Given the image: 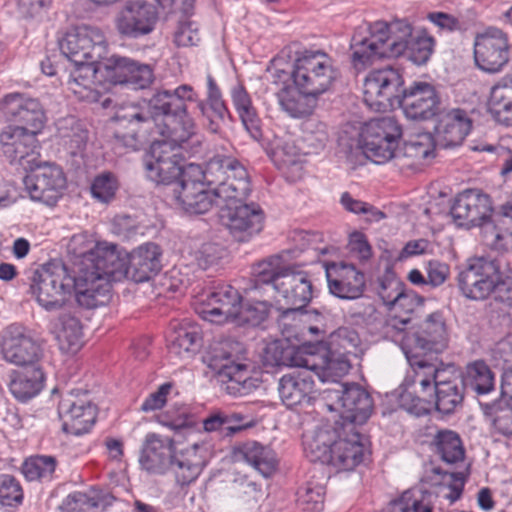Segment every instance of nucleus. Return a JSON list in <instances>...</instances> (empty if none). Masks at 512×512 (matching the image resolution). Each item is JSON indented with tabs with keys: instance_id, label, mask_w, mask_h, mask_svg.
Masks as SVG:
<instances>
[{
	"instance_id": "1",
	"label": "nucleus",
	"mask_w": 512,
	"mask_h": 512,
	"mask_svg": "<svg viewBox=\"0 0 512 512\" xmlns=\"http://www.w3.org/2000/svg\"><path fill=\"white\" fill-rule=\"evenodd\" d=\"M81 257L78 275L75 277V293L79 304L96 307L110 293V283L121 281L129 273L128 255L113 243L97 242Z\"/></svg>"
},
{
	"instance_id": "2",
	"label": "nucleus",
	"mask_w": 512,
	"mask_h": 512,
	"mask_svg": "<svg viewBox=\"0 0 512 512\" xmlns=\"http://www.w3.org/2000/svg\"><path fill=\"white\" fill-rule=\"evenodd\" d=\"M197 95L190 85H180L174 90L158 91L150 100L154 111L153 121L162 141L171 142L179 151L195 154L203 142L194 119L187 112L186 102L196 101Z\"/></svg>"
},
{
	"instance_id": "3",
	"label": "nucleus",
	"mask_w": 512,
	"mask_h": 512,
	"mask_svg": "<svg viewBox=\"0 0 512 512\" xmlns=\"http://www.w3.org/2000/svg\"><path fill=\"white\" fill-rule=\"evenodd\" d=\"M511 273L502 259L474 257L459 272L458 287L471 300H484L494 294L500 301H512Z\"/></svg>"
},
{
	"instance_id": "4",
	"label": "nucleus",
	"mask_w": 512,
	"mask_h": 512,
	"mask_svg": "<svg viewBox=\"0 0 512 512\" xmlns=\"http://www.w3.org/2000/svg\"><path fill=\"white\" fill-rule=\"evenodd\" d=\"M291 77L300 91L319 97L332 87L338 70L327 53L306 50L295 59Z\"/></svg>"
},
{
	"instance_id": "5",
	"label": "nucleus",
	"mask_w": 512,
	"mask_h": 512,
	"mask_svg": "<svg viewBox=\"0 0 512 512\" xmlns=\"http://www.w3.org/2000/svg\"><path fill=\"white\" fill-rule=\"evenodd\" d=\"M208 180L223 202L243 201L251 191L245 167L229 155L217 154L208 161Z\"/></svg>"
},
{
	"instance_id": "6",
	"label": "nucleus",
	"mask_w": 512,
	"mask_h": 512,
	"mask_svg": "<svg viewBox=\"0 0 512 512\" xmlns=\"http://www.w3.org/2000/svg\"><path fill=\"white\" fill-rule=\"evenodd\" d=\"M401 135V126L394 117L375 118L361 130V148L372 162L384 164L395 157Z\"/></svg>"
},
{
	"instance_id": "7",
	"label": "nucleus",
	"mask_w": 512,
	"mask_h": 512,
	"mask_svg": "<svg viewBox=\"0 0 512 512\" xmlns=\"http://www.w3.org/2000/svg\"><path fill=\"white\" fill-rule=\"evenodd\" d=\"M60 50L74 65H99L107 53V41L100 28L83 24L65 34L60 41Z\"/></svg>"
},
{
	"instance_id": "8",
	"label": "nucleus",
	"mask_w": 512,
	"mask_h": 512,
	"mask_svg": "<svg viewBox=\"0 0 512 512\" xmlns=\"http://www.w3.org/2000/svg\"><path fill=\"white\" fill-rule=\"evenodd\" d=\"M72 287L75 289V278L69 275L66 266L51 262L35 274L30 289L39 305L51 311L64 305Z\"/></svg>"
},
{
	"instance_id": "9",
	"label": "nucleus",
	"mask_w": 512,
	"mask_h": 512,
	"mask_svg": "<svg viewBox=\"0 0 512 512\" xmlns=\"http://www.w3.org/2000/svg\"><path fill=\"white\" fill-rule=\"evenodd\" d=\"M403 86L404 78L398 69L385 67L373 70L364 81V101L373 110H387L399 103L405 89Z\"/></svg>"
},
{
	"instance_id": "10",
	"label": "nucleus",
	"mask_w": 512,
	"mask_h": 512,
	"mask_svg": "<svg viewBox=\"0 0 512 512\" xmlns=\"http://www.w3.org/2000/svg\"><path fill=\"white\" fill-rule=\"evenodd\" d=\"M230 343L221 342L214 347L209 365L214 369L222 382H226V391L234 396H243L258 387V381L252 378L246 365L235 363L232 354L227 350Z\"/></svg>"
},
{
	"instance_id": "11",
	"label": "nucleus",
	"mask_w": 512,
	"mask_h": 512,
	"mask_svg": "<svg viewBox=\"0 0 512 512\" xmlns=\"http://www.w3.org/2000/svg\"><path fill=\"white\" fill-rule=\"evenodd\" d=\"M511 44L507 33L490 27L476 35L474 60L479 69L487 73L500 72L509 62Z\"/></svg>"
},
{
	"instance_id": "12",
	"label": "nucleus",
	"mask_w": 512,
	"mask_h": 512,
	"mask_svg": "<svg viewBox=\"0 0 512 512\" xmlns=\"http://www.w3.org/2000/svg\"><path fill=\"white\" fill-rule=\"evenodd\" d=\"M240 303L238 290L223 284L199 295L195 309L202 319L211 323H234Z\"/></svg>"
},
{
	"instance_id": "13",
	"label": "nucleus",
	"mask_w": 512,
	"mask_h": 512,
	"mask_svg": "<svg viewBox=\"0 0 512 512\" xmlns=\"http://www.w3.org/2000/svg\"><path fill=\"white\" fill-rule=\"evenodd\" d=\"M181 151L168 141H154L144 158L147 177L156 184L174 185L178 183L182 165Z\"/></svg>"
},
{
	"instance_id": "14",
	"label": "nucleus",
	"mask_w": 512,
	"mask_h": 512,
	"mask_svg": "<svg viewBox=\"0 0 512 512\" xmlns=\"http://www.w3.org/2000/svg\"><path fill=\"white\" fill-rule=\"evenodd\" d=\"M221 218L233 238L247 242L264 227V212L258 204L242 201L223 202Z\"/></svg>"
},
{
	"instance_id": "15",
	"label": "nucleus",
	"mask_w": 512,
	"mask_h": 512,
	"mask_svg": "<svg viewBox=\"0 0 512 512\" xmlns=\"http://www.w3.org/2000/svg\"><path fill=\"white\" fill-rule=\"evenodd\" d=\"M1 351L7 362L24 367L39 366L43 356L41 345L27 328L19 324H11L4 329Z\"/></svg>"
},
{
	"instance_id": "16",
	"label": "nucleus",
	"mask_w": 512,
	"mask_h": 512,
	"mask_svg": "<svg viewBox=\"0 0 512 512\" xmlns=\"http://www.w3.org/2000/svg\"><path fill=\"white\" fill-rule=\"evenodd\" d=\"M23 182L32 200L53 206L61 197L66 179L59 166L43 163L32 169Z\"/></svg>"
},
{
	"instance_id": "17",
	"label": "nucleus",
	"mask_w": 512,
	"mask_h": 512,
	"mask_svg": "<svg viewBox=\"0 0 512 512\" xmlns=\"http://www.w3.org/2000/svg\"><path fill=\"white\" fill-rule=\"evenodd\" d=\"M157 22L156 7L145 0L127 1L115 18V26L119 34L132 39L152 33Z\"/></svg>"
},
{
	"instance_id": "18",
	"label": "nucleus",
	"mask_w": 512,
	"mask_h": 512,
	"mask_svg": "<svg viewBox=\"0 0 512 512\" xmlns=\"http://www.w3.org/2000/svg\"><path fill=\"white\" fill-rule=\"evenodd\" d=\"M58 413L63 430L73 435L90 431L96 421L97 411L86 392L72 390L62 397Z\"/></svg>"
},
{
	"instance_id": "19",
	"label": "nucleus",
	"mask_w": 512,
	"mask_h": 512,
	"mask_svg": "<svg viewBox=\"0 0 512 512\" xmlns=\"http://www.w3.org/2000/svg\"><path fill=\"white\" fill-rule=\"evenodd\" d=\"M335 404H327L330 411L340 413L341 423H351L355 427L364 424L371 416L373 402L370 395L357 384L341 385L340 390L329 392Z\"/></svg>"
},
{
	"instance_id": "20",
	"label": "nucleus",
	"mask_w": 512,
	"mask_h": 512,
	"mask_svg": "<svg viewBox=\"0 0 512 512\" xmlns=\"http://www.w3.org/2000/svg\"><path fill=\"white\" fill-rule=\"evenodd\" d=\"M492 211V201L487 194L477 189H467L457 195L450 213L459 226H479L483 236L484 224L494 222Z\"/></svg>"
},
{
	"instance_id": "21",
	"label": "nucleus",
	"mask_w": 512,
	"mask_h": 512,
	"mask_svg": "<svg viewBox=\"0 0 512 512\" xmlns=\"http://www.w3.org/2000/svg\"><path fill=\"white\" fill-rule=\"evenodd\" d=\"M287 305L291 307L282 311L280 321L284 322L291 316L299 314L312 299L313 286L305 271H295L288 268L284 275L276 279L275 291Z\"/></svg>"
},
{
	"instance_id": "22",
	"label": "nucleus",
	"mask_w": 512,
	"mask_h": 512,
	"mask_svg": "<svg viewBox=\"0 0 512 512\" xmlns=\"http://www.w3.org/2000/svg\"><path fill=\"white\" fill-rule=\"evenodd\" d=\"M398 104L406 118L411 120H428L441 110L436 88L424 81H415L405 88Z\"/></svg>"
},
{
	"instance_id": "23",
	"label": "nucleus",
	"mask_w": 512,
	"mask_h": 512,
	"mask_svg": "<svg viewBox=\"0 0 512 512\" xmlns=\"http://www.w3.org/2000/svg\"><path fill=\"white\" fill-rule=\"evenodd\" d=\"M333 451L331 466L338 471H352L364 459L365 438L353 424L341 423L339 437Z\"/></svg>"
},
{
	"instance_id": "24",
	"label": "nucleus",
	"mask_w": 512,
	"mask_h": 512,
	"mask_svg": "<svg viewBox=\"0 0 512 512\" xmlns=\"http://www.w3.org/2000/svg\"><path fill=\"white\" fill-rule=\"evenodd\" d=\"M0 113L7 120L34 130L41 129L45 122V113L40 102L23 93H10L1 98Z\"/></svg>"
},
{
	"instance_id": "25",
	"label": "nucleus",
	"mask_w": 512,
	"mask_h": 512,
	"mask_svg": "<svg viewBox=\"0 0 512 512\" xmlns=\"http://www.w3.org/2000/svg\"><path fill=\"white\" fill-rule=\"evenodd\" d=\"M329 292L346 300L359 298L365 289V276L354 265L332 262L326 265Z\"/></svg>"
},
{
	"instance_id": "26",
	"label": "nucleus",
	"mask_w": 512,
	"mask_h": 512,
	"mask_svg": "<svg viewBox=\"0 0 512 512\" xmlns=\"http://www.w3.org/2000/svg\"><path fill=\"white\" fill-rule=\"evenodd\" d=\"M471 128L472 121L465 110L441 108L434 128L435 142L444 148L460 145Z\"/></svg>"
},
{
	"instance_id": "27",
	"label": "nucleus",
	"mask_w": 512,
	"mask_h": 512,
	"mask_svg": "<svg viewBox=\"0 0 512 512\" xmlns=\"http://www.w3.org/2000/svg\"><path fill=\"white\" fill-rule=\"evenodd\" d=\"M146 105L139 103H127L121 105L115 112L113 121L114 140L116 145L126 148L136 149L138 145L137 128L140 123H145L153 119Z\"/></svg>"
},
{
	"instance_id": "28",
	"label": "nucleus",
	"mask_w": 512,
	"mask_h": 512,
	"mask_svg": "<svg viewBox=\"0 0 512 512\" xmlns=\"http://www.w3.org/2000/svg\"><path fill=\"white\" fill-rule=\"evenodd\" d=\"M104 67L113 83L127 85L135 90L149 87L154 80V74L149 65L127 57L112 56Z\"/></svg>"
},
{
	"instance_id": "29",
	"label": "nucleus",
	"mask_w": 512,
	"mask_h": 512,
	"mask_svg": "<svg viewBox=\"0 0 512 512\" xmlns=\"http://www.w3.org/2000/svg\"><path fill=\"white\" fill-rule=\"evenodd\" d=\"M175 451L172 439L149 433L142 447L140 466L149 474L165 475L171 469Z\"/></svg>"
},
{
	"instance_id": "30",
	"label": "nucleus",
	"mask_w": 512,
	"mask_h": 512,
	"mask_svg": "<svg viewBox=\"0 0 512 512\" xmlns=\"http://www.w3.org/2000/svg\"><path fill=\"white\" fill-rule=\"evenodd\" d=\"M340 426L341 423L338 421H335L334 424L325 422L304 435V453L311 462L331 465L333 448H335L337 437H339Z\"/></svg>"
},
{
	"instance_id": "31",
	"label": "nucleus",
	"mask_w": 512,
	"mask_h": 512,
	"mask_svg": "<svg viewBox=\"0 0 512 512\" xmlns=\"http://www.w3.org/2000/svg\"><path fill=\"white\" fill-rule=\"evenodd\" d=\"M317 367L314 369L316 370ZM312 368H305L284 374L278 382V393L282 403L293 408L309 403L314 392V373Z\"/></svg>"
},
{
	"instance_id": "32",
	"label": "nucleus",
	"mask_w": 512,
	"mask_h": 512,
	"mask_svg": "<svg viewBox=\"0 0 512 512\" xmlns=\"http://www.w3.org/2000/svg\"><path fill=\"white\" fill-rule=\"evenodd\" d=\"M386 22L376 21L369 25L368 36H354L351 43L352 61L356 67L372 64L375 60L388 57L385 43Z\"/></svg>"
},
{
	"instance_id": "33",
	"label": "nucleus",
	"mask_w": 512,
	"mask_h": 512,
	"mask_svg": "<svg viewBox=\"0 0 512 512\" xmlns=\"http://www.w3.org/2000/svg\"><path fill=\"white\" fill-rule=\"evenodd\" d=\"M36 131L24 126H8L0 133L2 153L10 163H22L36 153Z\"/></svg>"
},
{
	"instance_id": "34",
	"label": "nucleus",
	"mask_w": 512,
	"mask_h": 512,
	"mask_svg": "<svg viewBox=\"0 0 512 512\" xmlns=\"http://www.w3.org/2000/svg\"><path fill=\"white\" fill-rule=\"evenodd\" d=\"M448 343L449 333L445 320L440 312H434L424 321L421 331L415 336L412 348L442 353Z\"/></svg>"
},
{
	"instance_id": "35",
	"label": "nucleus",
	"mask_w": 512,
	"mask_h": 512,
	"mask_svg": "<svg viewBox=\"0 0 512 512\" xmlns=\"http://www.w3.org/2000/svg\"><path fill=\"white\" fill-rule=\"evenodd\" d=\"M160 256V248L154 243H145L139 246L128 256L129 273L127 277L135 282L149 280L161 269Z\"/></svg>"
},
{
	"instance_id": "36",
	"label": "nucleus",
	"mask_w": 512,
	"mask_h": 512,
	"mask_svg": "<svg viewBox=\"0 0 512 512\" xmlns=\"http://www.w3.org/2000/svg\"><path fill=\"white\" fill-rule=\"evenodd\" d=\"M201 446L193 443L191 446L175 451L171 463V472L180 485H189L194 482L204 466V457L199 453Z\"/></svg>"
},
{
	"instance_id": "37",
	"label": "nucleus",
	"mask_w": 512,
	"mask_h": 512,
	"mask_svg": "<svg viewBox=\"0 0 512 512\" xmlns=\"http://www.w3.org/2000/svg\"><path fill=\"white\" fill-rule=\"evenodd\" d=\"M404 352L414 372V384L420 385L424 393L428 392V395H432L433 388L437 385L439 380L445 377L447 370L439 369L435 363L426 359L425 353L427 351L409 347L404 349Z\"/></svg>"
},
{
	"instance_id": "38",
	"label": "nucleus",
	"mask_w": 512,
	"mask_h": 512,
	"mask_svg": "<svg viewBox=\"0 0 512 512\" xmlns=\"http://www.w3.org/2000/svg\"><path fill=\"white\" fill-rule=\"evenodd\" d=\"M283 112L295 119L310 116L317 105L318 97L300 91L295 85H286L276 93Z\"/></svg>"
},
{
	"instance_id": "39",
	"label": "nucleus",
	"mask_w": 512,
	"mask_h": 512,
	"mask_svg": "<svg viewBox=\"0 0 512 512\" xmlns=\"http://www.w3.org/2000/svg\"><path fill=\"white\" fill-rule=\"evenodd\" d=\"M230 97L243 126L254 140L262 138L261 120L252 99L241 83H236L230 89Z\"/></svg>"
},
{
	"instance_id": "40",
	"label": "nucleus",
	"mask_w": 512,
	"mask_h": 512,
	"mask_svg": "<svg viewBox=\"0 0 512 512\" xmlns=\"http://www.w3.org/2000/svg\"><path fill=\"white\" fill-rule=\"evenodd\" d=\"M45 376L40 366L26 367L10 374L9 390L19 401L26 402L37 396L44 386Z\"/></svg>"
},
{
	"instance_id": "41",
	"label": "nucleus",
	"mask_w": 512,
	"mask_h": 512,
	"mask_svg": "<svg viewBox=\"0 0 512 512\" xmlns=\"http://www.w3.org/2000/svg\"><path fill=\"white\" fill-rule=\"evenodd\" d=\"M201 330L198 325L184 322L174 326L168 339L170 355L180 359L191 358L200 347Z\"/></svg>"
},
{
	"instance_id": "42",
	"label": "nucleus",
	"mask_w": 512,
	"mask_h": 512,
	"mask_svg": "<svg viewBox=\"0 0 512 512\" xmlns=\"http://www.w3.org/2000/svg\"><path fill=\"white\" fill-rule=\"evenodd\" d=\"M99 69V65L92 63L75 65L67 82L68 89L80 100L97 102L100 98L96 82V74Z\"/></svg>"
},
{
	"instance_id": "43",
	"label": "nucleus",
	"mask_w": 512,
	"mask_h": 512,
	"mask_svg": "<svg viewBox=\"0 0 512 512\" xmlns=\"http://www.w3.org/2000/svg\"><path fill=\"white\" fill-rule=\"evenodd\" d=\"M264 359L271 366H289L301 368H316V357L305 354L295 347H283L280 342H272L265 348Z\"/></svg>"
},
{
	"instance_id": "44",
	"label": "nucleus",
	"mask_w": 512,
	"mask_h": 512,
	"mask_svg": "<svg viewBox=\"0 0 512 512\" xmlns=\"http://www.w3.org/2000/svg\"><path fill=\"white\" fill-rule=\"evenodd\" d=\"M172 199L175 204L184 211L192 214H203L208 212L213 205L223 206V200L216 197L215 188L207 190L206 188L197 189L191 187L189 190H172Z\"/></svg>"
},
{
	"instance_id": "45",
	"label": "nucleus",
	"mask_w": 512,
	"mask_h": 512,
	"mask_svg": "<svg viewBox=\"0 0 512 512\" xmlns=\"http://www.w3.org/2000/svg\"><path fill=\"white\" fill-rule=\"evenodd\" d=\"M58 345L65 353H76L83 345V331L80 320L71 313H62L53 326Z\"/></svg>"
},
{
	"instance_id": "46",
	"label": "nucleus",
	"mask_w": 512,
	"mask_h": 512,
	"mask_svg": "<svg viewBox=\"0 0 512 512\" xmlns=\"http://www.w3.org/2000/svg\"><path fill=\"white\" fill-rule=\"evenodd\" d=\"M430 447L443 462L448 464H456L464 460L463 442L460 435L453 430H438L432 437Z\"/></svg>"
},
{
	"instance_id": "47",
	"label": "nucleus",
	"mask_w": 512,
	"mask_h": 512,
	"mask_svg": "<svg viewBox=\"0 0 512 512\" xmlns=\"http://www.w3.org/2000/svg\"><path fill=\"white\" fill-rule=\"evenodd\" d=\"M236 455L253 466L264 477H269L276 469L274 451L255 441H248L237 448Z\"/></svg>"
},
{
	"instance_id": "48",
	"label": "nucleus",
	"mask_w": 512,
	"mask_h": 512,
	"mask_svg": "<svg viewBox=\"0 0 512 512\" xmlns=\"http://www.w3.org/2000/svg\"><path fill=\"white\" fill-rule=\"evenodd\" d=\"M488 109L497 122L512 126V76L492 88Z\"/></svg>"
},
{
	"instance_id": "49",
	"label": "nucleus",
	"mask_w": 512,
	"mask_h": 512,
	"mask_svg": "<svg viewBox=\"0 0 512 512\" xmlns=\"http://www.w3.org/2000/svg\"><path fill=\"white\" fill-rule=\"evenodd\" d=\"M482 240L493 250L512 252V218L497 215L494 222H486L483 226Z\"/></svg>"
},
{
	"instance_id": "50",
	"label": "nucleus",
	"mask_w": 512,
	"mask_h": 512,
	"mask_svg": "<svg viewBox=\"0 0 512 512\" xmlns=\"http://www.w3.org/2000/svg\"><path fill=\"white\" fill-rule=\"evenodd\" d=\"M426 480L437 488L436 494L439 497L447 499L451 504L460 498L464 487L462 473L442 472L439 468L427 472Z\"/></svg>"
},
{
	"instance_id": "51",
	"label": "nucleus",
	"mask_w": 512,
	"mask_h": 512,
	"mask_svg": "<svg viewBox=\"0 0 512 512\" xmlns=\"http://www.w3.org/2000/svg\"><path fill=\"white\" fill-rule=\"evenodd\" d=\"M414 34L411 24L406 20L386 22V39L383 40L388 57L404 55Z\"/></svg>"
},
{
	"instance_id": "52",
	"label": "nucleus",
	"mask_w": 512,
	"mask_h": 512,
	"mask_svg": "<svg viewBox=\"0 0 512 512\" xmlns=\"http://www.w3.org/2000/svg\"><path fill=\"white\" fill-rule=\"evenodd\" d=\"M397 296L388 307L390 310L388 325L397 330H403L411 321V315L422 304V299L413 291L405 290Z\"/></svg>"
},
{
	"instance_id": "53",
	"label": "nucleus",
	"mask_w": 512,
	"mask_h": 512,
	"mask_svg": "<svg viewBox=\"0 0 512 512\" xmlns=\"http://www.w3.org/2000/svg\"><path fill=\"white\" fill-rule=\"evenodd\" d=\"M270 144L272 159L279 169L300 168V149L291 135H275Z\"/></svg>"
},
{
	"instance_id": "54",
	"label": "nucleus",
	"mask_w": 512,
	"mask_h": 512,
	"mask_svg": "<svg viewBox=\"0 0 512 512\" xmlns=\"http://www.w3.org/2000/svg\"><path fill=\"white\" fill-rule=\"evenodd\" d=\"M433 392L436 396V407L444 414L453 412L463 400V393L456 377H444L439 380Z\"/></svg>"
},
{
	"instance_id": "55",
	"label": "nucleus",
	"mask_w": 512,
	"mask_h": 512,
	"mask_svg": "<svg viewBox=\"0 0 512 512\" xmlns=\"http://www.w3.org/2000/svg\"><path fill=\"white\" fill-rule=\"evenodd\" d=\"M463 382L477 394L484 395L494 389L495 376L484 361L477 360L466 366Z\"/></svg>"
},
{
	"instance_id": "56",
	"label": "nucleus",
	"mask_w": 512,
	"mask_h": 512,
	"mask_svg": "<svg viewBox=\"0 0 512 512\" xmlns=\"http://www.w3.org/2000/svg\"><path fill=\"white\" fill-rule=\"evenodd\" d=\"M435 46V39L426 30L416 31L408 44L405 54L416 65L426 64Z\"/></svg>"
},
{
	"instance_id": "57",
	"label": "nucleus",
	"mask_w": 512,
	"mask_h": 512,
	"mask_svg": "<svg viewBox=\"0 0 512 512\" xmlns=\"http://www.w3.org/2000/svg\"><path fill=\"white\" fill-rule=\"evenodd\" d=\"M287 269L280 265L278 259H268L257 263L252 269L254 289L264 285L276 291V279L282 277Z\"/></svg>"
},
{
	"instance_id": "58",
	"label": "nucleus",
	"mask_w": 512,
	"mask_h": 512,
	"mask_svg": "<svg viewBox=\"0 0 512 512\" xmlns=\"http://www.w3.org/2000/svg\"><path fill=\"white\" fill-rule=\"evenodd\" d=\"M389 512H432V508L422 491L412 489L392 501Z\"/></svg>"
},
{
	"instance_id": "59",
	"label": "nucleus",
	"mask_w": 512,
	"mask_h": 512,
	"mask_svg": "<svg viewBox=\"0 0 512 512\" xmlns=\"http://www.w3.org/2000/svg\"><path fill=\"white\" fill-rule=\"evenodd\" d=\"M56 468V460L52 456H35L23 464V474L29 481L51 480Z\"/></svg>"
},
{
	"instance_id": "60",
	"label": "nucleus",
	"mask_w": 512,
	"mask_h": 512,
	"mask_svg": "<svg viewBox=\"0 0 512 512\" xmlns=\"http://www.w3.org/2000/svg\"><path fill=\"white\" fill-rule=\"evenodd\" d=\"M180 181L176 183L178 191L189 190L191 187H197V189L205 188L204 181L209 184L208 180V163L206 164L205 170L194 163H189L186 166L181 165V174L179 177Z\"/></svg>"
},
{
	"instance_id": "61",
	"label": "nucleus",
	"mask_w": 512,
	"mask_h": 512,
	"mask_svg": "<svg viewBox=\"0 0 512 512\" xmlns=\"http://www.w3.org/2000/svg\"><path fill=\"white\" fill-rule=\"evenodd\" d=\"M269 311L270 305L266 301H256L244 307L240 304L234 323L237 325H260L267 319Z\"/></svg>"
},
{
	"instance_id": "62",
	"label": "nucleus",
	"mask_w": 512,
	"mask_h": 512,
	"mask_svg": "<svg viewBox=\"0 0 512 512\" xmlns=\"http://www.w3.org/2000/svg\"><path fill=\"white\" fill-rule=\"evenodd\" d=\"M158 422L173 430L192 427L195 424L193 415L184 405L172 406L158 416Z\"/></svg>"
},
{
	"instance_id": "63",
	"label": "nucleus",
	"mask_w": 512,
	"mask_h": 512,
	"mask_svg": "<svg viewBox=\"0 0 512 512\" xmlns=\"http://www.w3.org/2000/svg\"><path fill=\"white\" fill-rule=\"evenodd\" d=\"M116 177L109 172L98 175L91 185V193L100 202L108 203L114 199L118 190Z\"/></svg>"
},
{
	"instance_id": "64",
	"label": "nucleus",
	"mask_w": 512,
	"mask_h": 512,
	"mask_svg": "<svg viewBox=\"0 0 512 512\" xmlns=\"http://www.w3.org/2000/svg\"><path fill=\"white\" fill-rule=\"evenodd\" d=\"M489 421L493 434L504 437L512 436V407L495 410L489 415Z\"/></svg>"
}]
</instances>
